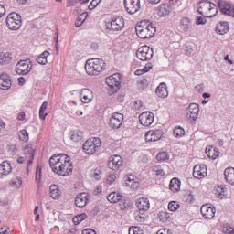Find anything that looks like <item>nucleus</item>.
<instances>
[{"instance_id": "obj_1", "label": "nucleus", "mask_w": 234, "mask_h": 234, "mask_svg": "<svg viewBox=\"0 0 234 234\" xmlns=\"http://www.w3.org/2000/svg\"><path fill=\"white\" fill-rule=\"evenodd\" d=\"M49 165L53 173L60 176H69L72 173V161L66 154H54L49 159Z\"/></svg>"}, {"instance_id": "obj_2", "label": "nucleus", "mask_w": 234, "mask_h": 234, "mask_svg": "<svg viewBox=\"0 0 234 234\" xmlns=\"http://www.w3.org/2000/svg\"><path fill=\"white\" fill-rule=\"evenodd\" d=\"M107 69V64L101 58H90L86 61L85 70L89 76H98Z\"/></svg>"}, {"instance_id": "obj_3", "label": "nucleus", "mask_w": 234, "mask_h": 234, "mask_svg": "<svg viewBox=\"0 0 234 234\" xmlns=\"http://www.w3.org/2000/svg\"><path fill=\"white\" fill-rule=\"evenodd\" d=\"M135 32L141 39H149L156 34V26L151 22H141L135 27Z\"/></svg>"}, {"instance_id": "obj_4", "label": "nucleus", "mask_w": 234, "mask_h": 234, "mask_svg": "<svg viewBox=\"0 0 234 234\" xmlns=\"http://www.w3.org/2000/svg\"><path fill=\"white\" fill-rule=\"evenodd\" d=\"M106 83L109 87L110 93L115 94V92L120 90V87H122V75L120 73H114L106 78Z\"/></svg>"}, {"instance_id": "obj_5", "label": "nucleus", "mask_w": 234, "mask_h": 234, "mask_svg": "<svg viewBox=\"0 0 234 234\" xmlns=\"http://www.w3.org/2000/svg\"><path fill=\"white\" fill-rule=\"evenodd\" d=\"M6 25L10 30H19L23 25L21 15L16 12L10 13L6 17Z\"/></svg>"}, {"instance_id": "obj_6", "label": "nucleus", "mask_w": 234, "mask_h": 234, "mask_svg": "<svg viewBox=\"0 0 234 234\" xmlns=\"http://www.w3.org/2000/svg\"><path fill=\"white\" fill-rule=\"evenodd\" d=\"M125 27V20L122 16H115L110 22L106 23V27L108 30H112L113 32H122Z\"/></svg>"}, {"instance_id": "obj_7", "label": "nucleus", "mask_w": 234, "mask_h": 234, "mask_svg": "<svg viewBox=\"0 0 234 234\" xmlns=\"http://www.w3.org/2000/svg\"><path fill=\"white\" fill-rule=\"evenodd\" d=\"M98 147H101V140L98 137L90 138L83 144V151L87 154H94Z\"/></svg>"}, {"instance_id": "obj_8", "label": "nucleus", "mask_w": 234, "mask_h": 234, "mask_svg": "<svg viewBox=\"0 0 234 234\" xmlns=\"http://www.w3.org/2000/svg\"><path fill=\"white\" fill-rule=\"evenodd\" d=\"M153 54H154V52L151 47L143 46L137 50L136 56L140 61H149L153 59Z\"/></svg>"}, {"instance_id": "obj_9", "label": "nucleus", "mask_w": 234, "mask_h": 234, "mask_svg": "<svg viewBox=\"0 0 234 234\" xmlns=\"http://www.w3.org/2000/svg\"><path fill=\"white\" fill-rule=\"evenodd\" d=\"M124 8L127 14L134 15L137 12H140L142 8V4L140 0H123Z\"/></svg>"}, {"instance_id": "obj_10", "label": "nucleus", "mask_w": 234, "mask_h": 234, "mask_svg": "<svg viewBox=\"0 0 234 234\" xmlns=\"http://www.w3.org/2000/svg\"><path fill=\"white\" fill-rule=\"evenodd\" d=\"M32 70V62L29 60H20L16 65V72L20 76H27Z\"/></svg>"}, {"instance_id": "obj_11", "label": "nucleus", "mask_w": 234, "mask_h": 234, "mask_svg": "<svg viewBox=\"0 0 234 234\" xmlns=\"http://www.w3.org/2000/svg\"><path fill=\"white\" fill-rule=\"evenodd\" d=\"M218 8L224 16H229L234 17V5L225 0H219L218 2Z\"/></svg>"}, {"instance_id": "obj_12", "label": "nucleus", "mask_w": 234, "mask_h": 234, "mask_svg": "<svg viewBox=\"0 0 234 234\" xmlns=\"http://www.w3.org/2000/svg\"><path fill=\"white\" fill-rule=\"evenodd\" d=\"M139 122L141 125L144 127H149L153 125V122H154V113L151 112H144L139 115Z\"/></svg>"}, {"instance_id": "obj_13", "label": "nucleus", "mask_w": 234, "mask_h": 234, "mask_svg": "<svg viewBox=\"0 0 234 234\" xmlns=\"http://www.w3.org/2000/svg\"><path fill=\"white\" fill-rule=\"evenodd\" d=\"M122 165H123V160L120 155H112L108 162V167L112 171H118Z\"/></svg>"}, {"instance_id": "obj_14", "label": "nucleus", "mask_w": 234, "mask_h": 234, "mask_svg": "<svg viewBox=\"0 0 234 234\" xmlns=\"http://www.w3.org/2000/svg\"><path fill=\"white\" fill-rule=\"evenodd\" d=\"M215 213H217V208L209 204H205L201 207V214L203 215L204 218H214Z\"/></svg>"}, {"instance_id": "obj_15", "label": "nucleus", "mask_w": 234, "mask_h": 234, "mask_svg": "<svg viewBox=\"0 0 234 234\" xmlns=\"http://www.w3.org/2000/svg\"><path fill=\"white\" fill-rule=\"evenodd\" d=\"M207 176V166H206V165H197L194 166V169H193L194 178H197L198 180H201V178H204Z\"/></svg>"}, {"instance_id": "obj_16", "label": "nucleus", "mask_w": 234, "mask_h": 234, "mask_svg": "<svg viewBox=\"0 0 234 234\" xmlns=\"http://www.w3.org/2000/svg\"><path fill=\"white\" fill-rule=\"evenodd\" d=\"M164 136L161 130H150L145 133L146 142H158Z\"/></svg>"}, {"instance_id": "obj_17", "label": "nucleus", "mask_w": 234, "mask_h": 234, "mask_svg": "<svg viewBox=\"0 0 234 234\" xmlns=\"http://www.w3.org/2000/svg\"><path fill=\"white\" fill-rule=\"evenodd\" d=\"M200 112V106L197 103H191L186 109V117L197 120Z\"/></svg>"}, {"instance_id": "obj_18", "label": "nucleus", "mask_w": 234, "mask_h": 234, "mask_svg": "<svg viewBox=\"0 0 234 234\" xmlns=\"http://www.w3.org/2000/svg\"><path fill=\"white\" fill-rule=\"evenodd\" d=\"M122 122L123 114L120 112L113 113L112 117L110 120V127H112V129H120Z\"/></svg>"}, {"instance_id": "obj_19", "label": "nucleus", "mask_w": 234, "mask_h": 234, "mask_svg": "<svg viewBox=\"0 0 234 234\" xmlns=\"http://www.w3.org/2000/svg\"><path fill=\"white\" fill-rule=\"evenodd\" d=\"M80 96L82 103H90L94 100V93L87 88L80 90Z\"/></svg>"}, {"instance_id": "obj_20", "label": "nucleus", "mask_w": 234, "mask_h": 234, "mask_svg": "<svg viewBox=\"0 0 234 234\" xmlns=\"http://www.w3.org/2000/svg\"><path fill=\"white\" fill-rule=\"evenodd\" d=\"M24 153L26 154L25 159L27 161V167H30V165H32V163L34 162L36 148H34V146L32 145H27L24 148Z\"/></svg>"}, {"instance_id": "obj_21", "label": "nucleus", "mask_w": 234, "mask_h": 234, "mask_svg": "<svg viewBox=\"0 0 234 234\" xmlns=\"http://www.w3.org/2000/svg\"><path fill=\"white\" fill-rule=\"evenodd\" d=\"M124 184L126 187H129L130 189H138L140 183H138V179H136V176L130 175L125 176L123 177Z\"/></svg>"}, {"instance_id": "obj_22", "label": "nucleus", "mask_w": 234, "mask_h": 234, "mask_svg": "<svg viewBox=\"0 0 234 234\" xmlns=\"http://www.w3.org/2000/svg\"><path fill=\"white\" fill-rule=\"evenodd\" d=\"M211 5H213V3L207 0L199 2L197 5V12L206 17L207 15H209L208 12L209 8H211Z\"/></svg>"}, {"instance_id": "obj_23", "label": "nucleus", "mask_w": 234, "mask_h": 234, "mask_svg": "<svg viewBox=\"0 0 234 234\" xmlns=\"http://www.w3.org/2000/svg\"><path fill=\"white\" fill-rule=\"evenodd\" d=\"M10 173H12V165L8 161H4L0 164V180L6 178Z\"/></svg>"}, {"instance_id": "obj_24", "label": "nucleus", "mask_w": 234, "mask_h": 234, "mask_svg": "<svg viewBox=\"0 0 234 234\" xmlns=\"http://www.w3.org/2000/svg\"><path fill=\"white\" fill-rule=\"evenodd\" d=\"M12 87V80L10 76L6 73H3L0 75V89L2 90H8Z\"/></svg>"}, {"instance_id": "obj_25", "label": "nucleus", "mask_w": 234, "mask_h": 234, "mask_svg": "<svg viewBox=\"0 0 234 234\" xmlns=\"http://www.w3.org/2000/svg\"><path fill=\"white\" fill-rule=\"evenodd\" d=\"M136 206L139 211H149L151 203L149 202V198L141 197L136 200Z\"/></svg>"}, {"instance_id": "obj_26", "label": "nucleus", "mask_w": 234, "mask_h": 234, "mask_svg": "<svg viewBox=\"0 0 234 234\" xmlns=\"http://www.w3.org/2000/svg\"><path fill=\"white\" fill-rule=\"evenodd\" d=\"M87 202H89V194L87 193H80L75 198V205L77 207H85Z\"/></svg>"}, {"instance_id": "obj_27", "label": "nucleus", "mask_w": 234, "mask_h": 234, "mask_svg": "<svg viewBox=\"0 0 234 234\" xmlns=\"http://www.w3.org/2000/svg\"><path fill=\"white\" fill-rule=\"evenodd\" d=\"M156 96L158 98H167L169 91L167 90V85L165 82H161L155 90Z\"/></svg>"}, {"instance_id": "obj_28", "label": "nucleus", "mask_w": 234, "mask_h": 234, "mask_svg": "<svg viewBox=\"0 0 234 234\" xmlns=\"http://www.w3.org/2000/svg\"><path fill=\"white\" fill-rule=\"evenodd\" d=\"M224 177L228 184L234 186V167H227L224 170Z\"/></svg>"}, {"instance_id": "obj_29", "label": "nucleus", "mask_w": 234, "mask_h": 234, "mask_svg": "<svg viewBox=\"0 0 234 234\" xmlns=\"http://www.w3.org/2000/svg\"><path fill=\"white\" fill-rule=\"evenodd\" d=\"M189 28H191V19L187 16L181 18L179 22L180 32H189Z\"/></svg>"}, {"instance_id": "obj_30", "label": "nucleus", "mask_w": 234, "mask_h": 234, "mask_svg": "<svg viewBox=\"0 0 234 234\" xmlns=\"http://www.w3.org/2000/svg\"><path fill=\"white\" fill-rule=\"evenodd\" d=\"M217 34L220 36H224V34H228L229 32V22H219L216 27Z\"/></svg>"}, {"instance_id": "obj_31", "label": "nucleus", "mask_w": 234, "mask_h": 234, "mask_svg": "<svg viewBox=\"0 0 234 234\" xmlns=\"http://www.w3.org/2000/svg\"><path fill=\"white\" fill-rule=\"evenodd\" d=\"M171 6L173 5H170L169 4H162L158 8L159 16H161V17H167L173 10Z\"/></svg>"}, {"instance_id": "obj_32", "label": "nucleus", "mask_w": 234, "mask_h": 234, "mask_svg": "<svg viewBox=\"0 0 234 234\" xmlns=\"http://www.w3.org/2000/svg\"><path fill=\"white\" fill-rule=\"evenodd\" d=\"M49 195L53 200H59L61 198V190L58 185H51L49 186Z\"/></svg>"}, {"instance_id": "obj_33", "label": "nucleus", "mask_w": 234, "mask_h": 234, "mask_svg": "<svg viewBox=\"0 0 234 234\" xmlns=\"http://www.w3.org/2000/svg\"><path fill=\"white\" fill-rule=\"evenodd\" d=\"M206 154H207L208 158H210V160H217V158L220 156V152L218 151V148L215 146L207 147Z\"/></svg>"}, {"instance_id": "obj_34", "label": "nucleus", "mask_w": 234, "mask_h": 234, "mask_svg": "<svg viewBox=\"0 0 234 234\" xmlns=\"http://www.w3.org/2000/svg\"><path fill=\"white\" fill-rule=\"evenodd\" d=\"M107 198L111 204H116V202H120L123 198V196L120 192H112L108 195Z\"/></svg>"}, {"instance_id": "obj_35", "label": "nucleus", "mask_w": 234, "mask_h": 234, "mask_svg": "<svg viewBox=\"0 0 234 234\" xmlns=\"http://www.w3.org/2000/svg\"><path fill=\"white\" fill-rule=\"evenodd\" d=\"M181 184L182 183L178 180V178L176 177L172 178L169 184L170 190L173 191V193H176L180 191Z\"/></svg>"}, {"instance_id": "obj_36", "label": "nucleus", "mask_w": 234, "mask_h": 234, "mask_svg": "<svg viewBox=\"0 0 234 234\" xmlns=\"http://www.w3.org/2000/svg\"><path fill=\"white\" fill-rule=\"evenodd\" d=\"M12 61V54L10 52L0 53V65H8Z\"/></svg>"}, {"instance_id": "obj_37", "label": "nucleus", "mask_w": 234, "mask_h": 234, "mask_svg": "<svg viewBox=\"0 0 234 234\" xmlns=\"http://www.w3.org/2000/svg\"><path fill=\"white\" fill-rule=\"evenodd\" d=\"M70 138L72 140V142H81V140H83V132L80 131V130H75V131H71L69 133Z\"/></svg>"}, {"instance_id": "obj_38", "label": "nucleus", "mask_w": 234, "mask_h": 234, "mask_svg": "<svg viewBox=\"0 0 234 234\" xmlns=\"http://www.w3.org/2000/svg\"><path fill=\"white\" fill-rule=\"evenodd\" d=\"M50 56V52L48 51H44L42 54H40L37 58V63H38V65H47V63H48V60L47 59L48 57Z\"/></svg>"}, {"instance_id": "obj_39", "label": "nucleus", "mask_w": 234, "mask_h": 234, "mask_svg": "<svg viewBox=\"0 0 234 234\" xmlns=\"http://www.w3.org/2000/svg\"><path fill=\"white\" fill-rule=\"evenodd\" d=\"M10 186L15 189H20V187L23 186V179L21 176H16L11 180Z\"/></svg>"}, {"instance_id": "obj_40", "label": "nucleus", "mask_w": 234, "mask_h": 234, "mask_svg": "<svg viewBox=\"0 0 234 234\" xmlns=\"http://www.w3.org/2000/svg\"><path fill=\"white\" fill-rule=\"evenodd\" d=\"M217 193L221 199L228 197V187H226V185H219L217 188Z\"/></svg>"}, {"instance_id": "obj_41", "label": "nucleus", "mask_w": 234, "mask_h": 234, "mask_svg": "<svg viewBox=\"0 0 234 234\" xmlns=\"http://www.w3.org/2000/svg\"><path fill=\"white\" fill-rule=\"evenodd\" d=\"M90 178H93V180H101V170L99 168L90 170Z\"/></svg>"}, {"instance_id": "obj_42", "label": "nucleus", "mask_w": 234, "mask_h": 234, "mask_svg": "<svg viewBox=\"0 0 234 234\" xmlns=\"http://www.w3.org/2000/svg\"><path fill=\"white\" fill-rule=\"evenodd\" d=\"M87 17H89V14L87 13H82L77 19V21L75 22V27L76 28H80V27H81V25H83V23H85Z\"/></svg>"}, {"instance_id": "obj_43", "label": "nucleus", "mask_w": 234, "mask_h": 234, "mask_svg": "<svg viewBox=\"0 0 234 234\" xmlns=\"http://www.w3.org/2000/svg\"><path fill=\"white\" fill-rule=\"evenodd\" d=\"M47 107H48V102L44 101L42 103V105L40 106V110H39V117L41 120H45V117L48 116L47 112Z\"/></svg>"}, {"instance_id": "obj_44", "label": "nucleus", "mask_w": 234, "mask_h": 234, "mask_svg": "<svg viewBox=\"0 0 234 234\" xmlns=\"http://www.w3.org/2000/svg\"><path fill=\"white\" fill-rule=\"evenodd\" d=\"M208 15L206 16V17H215L217 14H218V7H217V5L213 4L210 5V8L208 9Z\"/></svg>"}, {"instance_id": "obj_45", "label": "nucleus", "mask_w": 234, "mask_h": 234, "mask_svg": "<svg viewBox=\"0 0 234 234\" xmlns=\"http://www.w3.org/2000/svg\"><path fill=\"white\" fill-rule=\"evenodd\" d=\"M174 136L175 138H182V136H184L186 134V130H184V128L180 127V126H176L174 129Z\"/></svg>"}, {"instance_id": "obj_46", "label": "nucleus", "mask_w": 234, "mask_h": 234, "mask_svg": "<svg viewBox=\"0 0 234 234\" xmlns=\"http://www.w3.org/2000/svg\"><path fill=\"white\" fill-rule=\"evenodd\" d=\"M86 218L87 215L85 213L80 214L73 218V224H75V226H78V224L83 222V220H85Z\"/></svg>"}, {"instance_id": "obj_47", "label": "nucleus", "mask_w": 234, "mask_h": 234, "mask_svg": "<svg viewBox=\"0 0 234 234\" xmlns=\"http://www.w3.org/2000/svg\"><path fill=\"white\" fill-rule=\"evenodd\" d=\"M156 158L158 162H166V160H169V154L167 152H161L157 154Z\"/></svg>"}, {"instance_id": "obj_48", "label": "nucleus", "mask_w": 234, "mask_h": 234, "mask_svg": "<svg viewBox=\"0 0 234 234\" xmlns=\"http://www.w3.org/2000/svg\"><path fill=\"white\" fill-rule=\"evenodd\" d=\"M18 136L21 142H28V140H30V137L28 136V132H27V130H21L18 133Z\"/></svg>"}, {"instance_id": "obj_49", "label": "nucleus", "mask_w": 234, "mask_h": 234, "mask_svg": "<svg viewBox=\"0 0 234 234\" xmlns=\"http://www.w3.org/2000/svg\"><path fill=\"white\" fill-rule=\"evenodd\" d=\"M168 209L169 211H177V209H180V205L176 201H170L168 203Z\"/></svg>"}, {"instance_id": "obj_50", "label": "nucleus", "mask_w": 234, "mask_h": 234, "mask_svg": "<svg viewBox=\"0 0 234 234\" xmlns=\"http://www.w3.org/2000/svg\"><path fill=\"white\" fill-rule=\"evenodd\" d=\"M129 234H144V229L140 227H130Z\"/></svg>"}, {"instance_id": "obj_51", "label": "nucleus", "mask_w": 234, "mask_h": 234, "mask_svg": "<svg viewBox=\"0 0 234 234\" xmlns=\"http://www.w3.org/2000/svg\"><path fill=\"white\" fill-rule=\"evenodd\" d=\"M101 3V0H92L89 5V10H94Z\"/></svg>"}, {"instance_id": "obj_52", "label": "nucleus", "mask_w": 234, "mask_h": 234, "mask_svg": "<svg viewBox=\"0 0 234 234\" xmlns=\"http://www.w3.org/2000/svg\"><path fill=\"white\" fill-rule=\"evenodd\" d=\"M186 202H188V204H193V202H195V196L193 195V193H189L186 194Z\"/></svg>"}, {"instance_id": "obj_53", "label": "nucleus", "mask_w": 234, "mask_h": 234, "mask_svg": "<svg viewBox=\"0 0 234 234\" xmlns=\"http://www.w3.org/2000/svg\"><path fill=\"white\" fill-rule=\"evenodd\" d=\"M168 4L170 6H180V5H182V1L180 0H168Z\"/></svg>"}, {"instance_id": "obj_54", "label": "nucleus", "mask_w": 234, "mask_h": 234, "mask_svg": "<svg viewBox=\"0 0 234 234\" xmlns=\"http://www.w3.org/2000/svg\"><path fill=\"white\" fill-rule=\"evenodd\" d=\"M115 180H116V175L111 174V175L107 177L106 182H107V184H112V183L115 182Z\"/></svg>"}, {"instance_id": "obj_55", "label": "nucleus", "mask_w": 234, "mask_h": 234, "mask_svg": "<svg viewBox=\"0 0 234 234\" xmlns=\"http://www.w3.org/2000/svg\"><path fill=\"white\" fill-rule=\"evenodd\" d=\"M154 173H155V175H156L157 176H164V175H165V172L163 169L158 168V167H155V168L154 169Z\"/></svg>"}, {"instance_id": "obj_56", "label": "nucleus", "mask_w": 234, "mask_h": 234, "mask_svg": "<svg viewBox=\"0 0 234 234\" xmlns=\"http://www.w3.org/2000/svg\"><path fill=\"white\" fill-rule=\"evenodd\" d=\"M129 206H131V201H129V200L122 201V204H121L122 209H127V207H129Z\"/></svg>"}, {"instance_id": "obj_57", "label": "nucleus", "mask_w": 234, "mask_h": 234, "mask_svg": "<svg viewBox=\"0 0 234 234\" xmlns=\"http://www.w3.org/2000/svg\"><path fill=\"white\" fill-rule=\"evenodd\" d=\"M196 24L197 25H206V18L202 16H197L196 19Z\"/></svg>"}, {"instance_id": "obj_58", "label": "nucleus", "mask_w": 234, "mask_h": 234, "mask_svg": "<svg viewBox=\"0 0 234 234\" xmlns=\"http://www.w3.org/2000/svg\"><path fill=\"white\" fill-rule=\"evenodd\" d=\"M205 86L204 84H198L196 86V92H198L201 94V92H204Z\"/></svg>"}, {"instance_id": "obj_59", "label": "nucleus", "mask_w": 234, "mask_h": 234, "mask_svg": "<svg viewBox=\"0 0 234 234\" xmlns=\"http://www.w3.org/2000/svg\"><path fill=\"white\" fill-rule=\"evenodd\" d=\"M157 234H173L169 229H161L157 231Z\"/></svg>"}, {"instance_id": "obj_60", "label": "nucleus", "mask_w": 234, "mask_h": 234, "mask_svg": "<svg viewBox=\"0 0 234 234\" xmlns=\"http://www.w3.org/2000/svg\"><path fill=\"white\" fill-rule=\"evenodd\" d=\"M159 218H162V220H167L169 214L167 212H161Z\"/></svg>"}, {"instance_id": "obj_61", "label": "nucleus", "mask_w": 234, "mask_h": 234, "mask_svg": "<svg viewBox=\"0 0 234 234\" xmlns=\"http://www.w3.org/2000/svg\"><path fill=\"white\" fill-rule=\"evenodd\" d=\"M82 234H96V230L92 229H86L82 230Z\"/></svg>"}, {"instance_id": "obj_62", "label": "nucleus", "mask_w": 234, "mask_h": 234, "mask_svg": "<svg viewBox=\"0 0 234 234\" xmlns=\"http://www.w3.org/2000/svg\"><path fill=\"white\" fill-rule=\"evenodd\" d=\"M151 69H153V64L148 63L145 65V67L143 69V70L145 74L146 72H149V70H151Z\"/></svg>"}, {"instance_id": "obj_63", "label": "nucleus", "mask_w": 234, "mask_h": 234, "mask_svg": "<svg viewBox=\"0 0 234 234\" xmlns=\"http://www.w3.org/2000/svg\"><path fill=\"white\" fill-rule=\"evenodd\" d=\"M224 231H225L227 234H234V229L231 228V227H225V228H224Z\"/></svg>"}, {"instance_id": "obj_64", "label": "nucleus", "mask_w": 234, "mask_h": 234, "mask_svg": "<svg viewBox=\"0 0 234 234\" xmlns=\"http://www.w3.org/2000/svg\"><path fill=\"white\" fill-rule=\"evenodd\" d=\"M10 233V229L8 227H3L0 229V234H9Z\"/></svg>"}]
</instances>
